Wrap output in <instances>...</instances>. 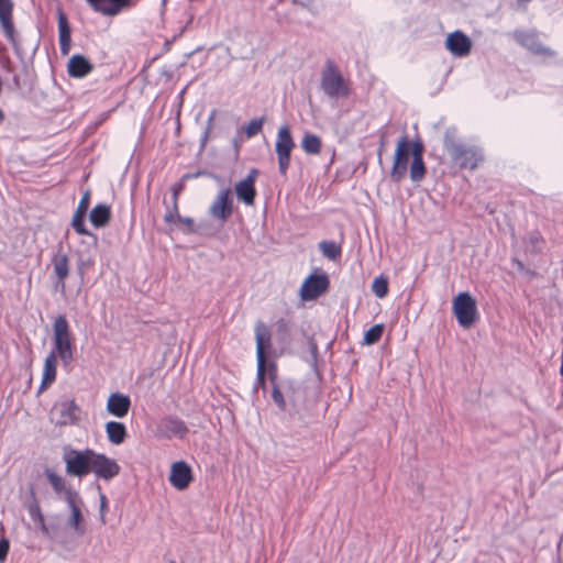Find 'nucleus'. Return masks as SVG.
<instances>
[{"label":"nucleus","mask_w":563,"mask_h":563,"mask_svg":"<svg viewBox=\"0 0 563 563\" xmlns=\"http://www.w3.org/2000/svg\"><path fill=\"white\" fill-rule=\"evenodd\" d=\"M454 133V129H448L444 134L443 144L450 158L462 169H475L483 159L481 148L457 141Z\"/></svg>","instance_id":"obj_1"},{"label":"nucleus","mask_w":563,"mask_h":563,"mask_svg":"<svg viewBox=\"0 0 563 563\" xmlns=\"http://www.w3.org/2000/svg\"><path fill=\"white\" fill-rule=\"evenodd\" d=\"M53 345L56 356L65 367L74 361V343L70 325L64 314H58L53 322Z\"/></svg>","instance_id":"obj_2"},{"label":"nucleus","mask_w":563,"mask_h":563,"mask_svg":"<svg viewBox=\"0 0 563 563\" xmlns=\"http://www.w3.org/2000/svg\"><path fill=\"white\" fill-rule=\"evenodd\" d=\"M320 86L323 93L331 99L347 98L351 93L350 81L332 60H327L322 69Z\"/></svg>","instance_id":"obj_3"},{"label":"nucleus","mask_w":563,"mask_h":563,"mask_svg":"<svg viewBox=\"0 0 563 563\" xmlns=\"http://www.w3.org/2000/svg\"><path fill=\"white\" fill-rule=\"evenodd\" d=\"M93 450H76L73 448H65L63 452V461L65 463V471L68 476L82 478L91 473V462Z\"/></svg>","instance_id":"obj_4"},{"label":"nucleus","mask_w":563,"mask_h":563,"mask_svg":"<svg viewBox=\"0 0 563 563\" xmlns=\"http://www.w3.org/2000/svg\"><path fill=\"white\" fill-rule=\"evenodd\" d=\"M411 146L412 143L409 142L407 134H404L397 142L390 170V178L394 183H400L407 175Z\"/></svg>","instance_id":"obj_5"},{"label":"nucleus","mask_w":563,"mask_h":563,"mask_svg":"<svg viewBox=\"0 0 563 563\" xmlns=\"http://www.w3.org/2000/svg\"><path fill=\"white\" fill-rule=\"evenodd\" d=\"M453 312L459 324L463 328H470L476 320V301L467 291L460 292L453 300Z\"/></svg>","instance_id":"obj_6"},{"label":"nucleus","mask_w":563,"mask_h":563,"mask_svg":"<svg viewBox=\"0 0 563 563\" xmlns=\"http://www.w3.org/2000/svg\"><path fill=\"white\" fill-rule=\"evenodd\" d=\"M295 147V141L291 136L288 125H282L278 129L275 151L278 158V169L282 175H286L290 165V154Z\"/></svg>","instance_id":"obj_7"},{"label":"nucleus","mask_w":563,"mask_h":563,"mask_svg":"<svg viewBox=\"0 0 563 563\" xmlns=\"http://www.w3.org/2000/svg\"><path fill=\"white\" fill-rule=\"evenodd\" d=\"M178 196L179 189H173L172 203L166 206V212L164 214V221L168 224L175 225L181 232L191 234L196 232L195 222L192 218L181 217L178 212Z\"/></svg>","instance_id":"obj_8"},{"label":"nucleus","mask_w":563,"mask_h":563,"mask_svg":"<svg viewBox=\"0 0 563 563\" xmlns=\"http://www.w3.org/2000/svg\"><path fill=\"white\" fill-rule=\"evenodd\" d=\"M13 2L12 0H0V26L3 35L12 45L16 54L21 51V44L18 40L12 18Z\"/></svg>","instance_id":"obj_9"},{"label":"nucleus","mask_w":563,"mask_h":563,"mask_svg":"<svg viewBox=\"0 0 563 563\" xmlns=\"http://www.w3.org/2000/svg\"><path fill=\"white\" fill-rule=\"evenodd\" d=\"M80 409L75 400H60L53 408L54 421L57 426H70L79 420Z\"/></svg>","instance_id":"obj_10"},{"label":"nucleus","mask_w":563,"mask_h":563,"mask_svg":"<svg viewBox=\"0 0 563 563\" xmlns=\"http://www.w3.org/2000/svg\"><path fill=\"white\" fill-rule=\"evenodd\" d=\"M91 473L98 478L110 481L120 473V465L115 460L95 451L92 454Z\"/></svg>","instance_id":"obj_11"},{"label":"nucleus","mask_w":563,"mask_h":563,"mask_svg":"<svg viewBox=\"0 0 563 563\" xmlns=\"http://www.w3.org/2000/svg\"><path fill=\"white\" fill-rule=\"evenodd\" d=\"M232 211L231 190L230 188L221 189L209 208V214L223 223L231 217Z\"/></svg>","instance_id":"obj_12"},{"label":"nucleus","mask_w":563,"mask_h":563,"mask_svg":"<svg viewBox=\"0 0 563 563\" xmlns=\"http://www.w3.org/2000/svg\"><path fill=\"white\" fill-rule=\"evenodd\" d=\"M329 287L327 274H312L303 282L300 296L303 300H313L321 296Z\"/></svg>","instance_id":"obj_13"},{"label":"nucleus","mask_w":563,"mask_h":563,"mask_svg":"<svg viewBox=\"0 0 563 563\" xmlns=\"http://www.w3.org/2000/svg\"><path fill=\"white\" fill-rule=\"evenodd\" d=\"M65 503L70 510V516L67 521L68 527L71 528L76 534L84 536L86 532V527L81 512V507L84 505L82 498L79 494H68L67 500Z\"/></svg>","instance_id":"obj_14"},{"label":"nucleus","mask_w":563,"mask_h":563,"mask_svg":"<svg viewBox=\"0 0 563 563\" xmlns=\"http://www.w3.org/2000/svg\"><path fill=\"white\" fill-rule=\"evenodd\" d=\"M168 481L177 490H185L194 481L191 466L185 461H177L172 464Z\"/></svg>","instance_id":"obj_15"},{"label":"nucleus","mask_w":563,"mask_h":563,"mask_svg":"<svg viewBox=\"0 0 563 563\" xmlns=\"http://www.w3.org/2000/svg\"><path fill=\"white\" fill-rule=\"evenodd\" d=\"M90 8L104 16H115L132 7L133 0H85Z\"/></svg>","instance_id":"obj_16"},{"label":"nucleus","mask_w":563,"mask_h":563,"mask_svg":"<svg viewBox=\"0 0 563 563\" xmlns=\"http://www.w3.org/2000/svg\"><path fill=\"white\" fill-rule=\"evenodd\" d=\"M188 431L186 423L176 417H166L157 426V435L165 439H184Z\"/></svg>","instance_id":"obj_17"},{"label":"nucleus","mask_w":563,"mask_h":563,"mask_svg":"<svg viewBox=\"0 0 563 563\" xmlns=\"http://www.w3.org/2000/svg\"><path fill=\"white\" fill-rule=\"evenodd\" d=\"M424 146L421 141L417 140L412 142L411 157L409 175L412 183H420L427 173V168L423 162Z\"/></svg>","instance_id":"obj_18"},{"label":"nucleus","mask_w":563,"mask_h":563,"mask_svg":"<svg viewBox=\"0 0 563 563\" xmlns=\"http://www.w3.org/2000/svg\"><path fill=\"white\" fill-rule=\"evenodd\" d=\"M445 46L454 56L464 57L471 52L472 42L463 32L455 31L448 35Z\"/></svg>","instance_id":"obj_19"},{"label":"nucleus","mask_w":563,"mask_h":563,"mask_svg":"<svg viewBox=\"0 0 563 563\" xmlns=\"http://www.w3.org/2000/svg\"><path fill=\"white\" fill-rule=\"evenodd\" d=\"M131 408V399L122 393H112L107 401V411L115 418H124Z\"/></svg>","instance_id":"obj_20"},{"label":"nucleus","mask_w":563,"mask_h":563,"mask_svg":"<svg viewBox=\"0 0 563 563\" xmlns=\"http://www.w3.org/2000/svg\"><path fill=\"white\" fill-rule=\"evenodd\" d=\"M44 475L52 486L54 493L64 501L67 500L68 494H79L77 490L67 485L66 479L62 475L57 474L54 470L45 468Z\"/></svg>","instance_id":"obj_21"},{"label":"nucleus","mask_w":563,"mask_h":563,"mask_svg":"<svg viewBox=\"0 0 563 563\" xmlns=\"http://www.w3.org/2000/svg\"><path fill=\"white\" fill-rule=\"evenodd\" d=\"M268 378L272 383V393L271 397L274 401V404L278 407L279 410L286 411L287 410V402L285 396L288 395V391H284L283 387L277 384V368L274 363H269L268 365Z\"/></svg>","instance_id":"obj_22"},{"label":"nucleus","mask_w":563,"mask_h":563,"mask_svg":"<svg viewBox=\"0 0 563 563\" xmlns=\"http://www.w3.org/2000/svg\"><path fill=\"white\" fill-rule=\"evenodd\" d=\"M255 340H256V361L266 362V351L271 347V333L267 327L260 322L255 327Z\"/></svg>","instance_id":"obj_23"},{"label":"nucleus","mask_w":563,"mask_h":563,"mask_svg":"<svg viewBox=\"0 0 563 563\" xmlns=\"http://www.w3.org/2000/svg\"><path fill=\"white\" fill-rule=\"evenodd\" d=\"M58 35L60 53L67 55L70 49L71 31L67 16L62 11L58 13Z\"/></svg>","instance_id":"obj_24"},{"label":"nucleus","mask_w":563,"mask_h":563,"mask_svg":"<svg viewBox=\"0 0 563 563\" xmlns=\"http://www.w3.org/2000/svg\"><path fill=\"white\" fill-rule=\"evenodd\" d=\"M68 74L75 78H82L92 70L91 63L81 55L73 56L68 62Z\"/></svg>","instance_id":"obj_25"},{"label":"nucleus","mask_w":563,"mask_h":563,"mask_svg":"<svg viewBox=\"0 0 563 563\" xmlns=\"http://www.w3.org/2000/svg\"><path fill=\"white\" fill-rule=\"evenodd\" d=\"M57 356L51 352L44 360L43 377L40 389L43 390L51 386L56 379Z\"/></svg>","instance_id":"obj_26"},{"label":"nucleus","mask_w":563,"mask_h":563,"mask_svg":"<svg viewBox=\"0 0 563 563\" xmlns=\"http://www.w3.org/2000/svg\"><path fill=\"white\" fill-rule=\"evenodd\" d=\"M514 36L517 42H519L522 46H525L529 51L537 53V54L545 53V48L539 42L536 33L527 32V31H516Z\"/></svg>","instance_id":"obj_27"},{"label":"nucleus","mask_w":563,"mask_h":563,"mask_svg":"<svg viewBox=\"0 0 563 563\" xmlns=\"http://www.w3.org/2000/svg\"><path fill=\"white\" fill-rule=\"evenodd\" d=\"M235 192L238 199L246 206H252L256 197L255 186L252 184V178H244L235 185Z\"/></svg>","instance_id":"obj_28"},{"label":"nucleus","mask_w":563,"mask_h":563,"mask_svg":"<svg viewBox=\"0 0 563 563\" xmlns=\"http://www.w3.org/2000/svg\"><path fill=\"white\" fill-rule=\"evenodd\" d=\"M111 218L110 207L106 203H99L95 206L89 214V220L91 224L96 228L106 227Z\"/></svg>","instance_id":"obj_29"},{"label":"nucleus","mask_w":563,"mask_h":563,"mask_svg":"<svg viewBox=\"0 0 563 563\" xmlns=\"http://www.w3.org/2000/svg\"><path fill=\"white\" fill-rule=\"evenodd\" d=\"M106 433L109 442L114 445L123 443L128 435L125 426L118 421H108L106 423Z\"/></svg>","instance_id":"obj_30"},{"label":"nucleus","mask_w":563,"mask_h":563,"mask_svg":"<svg viewBox=\"0 0 563 563\" xmlns=\"http://www.w3.org/2000/svg\"><path fill=\"white\" fill-rule=\"evenodd\" d=\"M54 273L58 278V284L64 289L65 279L69 274V261L66 254H58L53 258Z\"/></svg>","instance_id":"obj_31"},{"label":"nucleus","mask_w":563,"mask_h":563,"mask_svg":"<svg viewBox=\"0 0 563 563\" xmlns=\"http://www.w3.org/2000/svg\"><path fill=\"white\" fill-rule=\"evenodd\" d=\"M301 147L307 154L317 155L321 151V140L316 134L306 133L301 141Z\"/></svg>","instance_id":"obj_32"},{"label":"nucleus","mask_w":563,"mask_h":563,"mask_svg":"<svg viewBox=\"0 0 563 563\" xmlns=\"http://www.w3.org/2000/svg\"><path fill=\"white\" fill-rule=\"evenodd\" d=\"M319 249L324 257L335 261L341 256V246L334 241H321Z\"/></svg>","instance_id":"obj_33"},{"label":"nucleus","mask_w":563,"mask_h":563,"mask_svg":"<svg viewBox=\"0 0 563 563\" xmlns=\"http://www.w3.org/2000/svg\"><path fill=\"white\" fill-rule=\"evenodd\" d=\"M85 217L86 214L75 211L71 220V225L78 234L91 236L96 242L97 236L93 233H91L85 225Z\"/></svg>","instance_id":"obj_34"},{"label":"nucleus","mask_w":563,"mask_h":563,"mask_svg":"<svg viewBox=\"0 0 563 563\" xmlns=\"http://www.w3.org/2000/svg\"><path fill=\"white\" fill-rule=\"evenodd\" d=\"M268 365L269 364L262 361V357L260 358V362H257L256 379L253 386L254 391H257L258 389H266L265 375L266 373L268 374Z\"/></svg>","instance_id":"obj_35"},{"label":"nucleus","mask_w":563,"mask_h":563,"mask_svg":"<svg viewBox=\"0 0 563 563\" xmlns=\"http://www.w3.org/2000/svg\"><path fill=\"white\" fill-rule=\"evenodd\" d=\"M384 325L375 324L369 328L364 334V344L372 345L379 341L383 335Z\"/></svg>","instance_id":"obj_36"},{"label":"nucleus","mask_w":563,"mask_h":563,"mask_svg":"<svg viewBox=\"0 0 563 563\" xmlns=\"http://www.w3.org/2000/svg\"><path fill=\"white\" fill-rule=\"evenodd\" d=\"M372 291L377 298H384L388 292V280L384 276H378L372 284Z\"/></svg>","instance_id":"obj_37"},{"label":"nucleus","mask_w":563,"mask_h":563,"mask_svg":"<svg viewBox=\"0 0 563 563\" xmlns=\"http://www.w3.org/2000/svg\"><path fill=\"white\" fill-rule=\"evenodd\" d=\"M263 124H264V118H257V119L251 120L247 123V125L245 126L246 136L253 137V136L257 135L262 131Z\"/></svg>","instance_id":"obj_38"},{"label":"nucleus","mask_w":563,"mask_h":563,"mask_svg":"<svg viewBox=\"0 0 563 563\" xmlns=\"http://www.w3.org/2000/svg\"><path fill=\"white\" fill-rule=\"evenodd\" d=\"M31 517L33 519V521L38 525L41 531L45 534V536H48L49 534V531H48V528L45 523V520H44V516L42 515L40 508H35L34 510H31Z\"/></svg>","instance_id":"obj_39"},{"label":"nucleus","mask_w":563,"mask_h":563,"mask_svg":"<svg viewBox=\"0 0 563 563\" xmlns=\"http://www.w3.org/2000/svg\"><path fill=\"white\" fill-rule=\"evenodd\" d=\"M214 117H216V110H212L210 115H209V118H208L207 125H206V129L203 131V134L201 135V145L202 146H205L207 141H208L209 134H210L211 129H212V123H213Z\"/></svg>","instance_id":"obj_40"},{"label":"nucleus","mask_w":563,"mask_h":563,"mask_svg":"<svg viewBox=\"0 0 563 563\" xmlns=\"http://www.w3.org/2000/svg\"><path fill=\"white\" fill-rule=\"evenodd\" d=\"M99 499H100V507H99L100 521H101V523L104 525L106 523V510L108 508V498L103 493L100 492Z\"/></svg>","instance_id":"obj_41"},{"label":"nucleus","mask_w":563,"mask_h":563,"mask_svg":"<svg viewBox=\"0 0 563 563\" xmlns=\"http://www.w3.org/2000/svg\"><path fill=\"white\" fill-rule=\"evenodd\" d=\"M90 202V194L87 191L82 195L76 211L86 214Z\"/></svg>","instance_id":"obj_42"},{"label":"nucleus","mask_w":563,"mask_h":563,"mask_svg":"<svg viewBox=\"0 0 563 563\" xmlns=\"http://www.w3.org/2000/svg\"><path fill=\"white\" fill-rule=\"evenodd\" d=\"M10 549V543L7 539H0V563L4 562Z\"/></svg>","instance_id":"obj_43"},{"label":"nucleus","mask_w":563,"mask_h":563,"mask_svg":"<svg viewBox=\"0 0 563 563\" xmlns=\"http://www.w3.org/2000/svg\"><path fill=\"white\" fill-rule=\"evenodd\" d=\"M256 176H257V170L256 169H251L249 175L245 178H252V184L254 185Z\"/></svg>","instance_id":"obj_44"},{"label":"nucleus","mask_w":563,"mask_h":563,"mask_svg":"<svg viewBox=\"0 0 563 563\" xmlns=\"http://www.w3.org/2000/svg\"><path fill=\"white\" fill-rule=\"evenodd\" d=\"M560 375L563 378V338H562V354H561V366H560Z\"/></svg>","instance_id":"obj_45"},{"label":"nucleus","mask_w":563,"mask_h":563,"mask_svg":"<svg viewBox=\"0 0 563 563\" xmlns=\"http://www.w3.org/2000/svg\"><path fill=\"white\" fill-rule=\"evenodd\" d=\"M530 0H517V3L518 5L522 7L523 9L526 8V4L529 2Z\"/></svg>","instance_id":"obj_46"},{"label":"nucleus","mask_w":563,"mask_h":563,"mask_svg":"<svg viewBox=\"0 0 563 563\" xmlns=\"http://www.w3.org/2000/svg\"><path fill=\"white\" fill-rule=\"evenodd\" d=\"M378 159H379V162H382V147L378 151Z\"/></svg>","instance_id":"obj_47"},{"label":"nucleus","mask_w":563,"mask_h":563,"mask_svg":"<svg viewBox=\"0 0 563 563\" xmlns=\"http://www.w3.org/2000/svg\"><path fill=\"white\" fill-rule=\"evenodd\" d=\"M531 240H532V242L534 243V242H538V241H539V238L536 235V236H532V239H531Z\"/></svg>","instance_id":"obj_48"},{"label":"nucleus","mask_w":563,"mask_h":563,"mask_svg":"<svg viewBox=\"0 0 563 563\" xmlns=\"http://www.w3.org/2000/svg\"><path fill=\"white\" fill-rule=\"evenodd\" d=\"M167 563H176V562H175V561H173V560H170V561H168Z\"/></svg>","instance_id":"obj_49"}]
</instances>
